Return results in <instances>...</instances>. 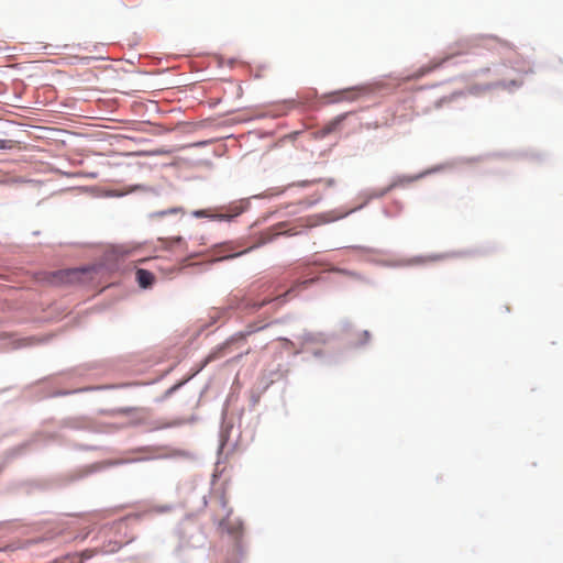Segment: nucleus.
Here are the masks:
<instances>
[{"label":"nucleus","mask_w":563,"mask_h":563,"mask_svg":"<svg viewBox=\"0 0 563 563\" xmlns=\"http://www.w3.org/2000/svg\"><path fill=\"white\" fill-rule=\"evenodd\" d=\"M505 68V65H497L495 66L494 68H490V67H484V68H479L478 70L475 71V76H483V75H486L490 71H494L495 75L499 76L503 74V69Z\"/></svg>","instance_id":"obj_24"},{"label":"nucleus","mask_w":563,"mask_h":563,"mask_svg":"<svg viewBox=\"0 0 563 563\" xmlns=\"http://www.w3.org/2000/svg\"><path fill=\"white\" fill-rule=\"evenodd\" d=\"M184 210L181 207H172V208H167V209H164V210H158V211H154V212H151L148 214V218L150 219H163L165 217H169V216H177L179 213H183Z\"/></svg>","instance_id":"obj_19"},{"label":"nucleus","mask_w":563,"mask_h":563,"mask_svg":"<svg viewBox=\"0 0 563 563\" xmlns=\"http://www.w3.org/2000/svg\"><path fill=\"white\" fill-rule=\"evenodd\" d=\"M220 527L228 532L229 536L235 539V549L240 551L241 538L243 536V522L238 521L235 525L231 523L228 518H224L220 522Z\"/></svg>","instance_id":"obj_11"},{"label":"nucleus","mask_w":563,"mask_h":563,"mask_svg":"<svg viewBox=\"0 0 563 563\" xmlns=\"http://www.w3.org/2000/svg\"><path fill=\"white\" fill-rule=\"evenodd\" d=\"M401 211H402V205L398 200L393 201L390 208L383 209V213L387 218H396L401 213Z\"/></svg>","instance_id":"obj_21"},{"label":"nucleus","mask_w":563,"mask_h":563,"mask_svg":"<svg viewBox=\"0 0 563 563\" xmlns=\"http://www.w3.org/2000/svg\"><path fill=\"white\" fill-rule=\"evenodd\" d=\"M45 340H41V342H44ZM40 342L38 339H36L35 336H27V338H24V339H21L19 341V343L15 345V347H24V346H30V345H34L35 343Z\"/></svg>","instance_id":"obj_25"},{"label":"nucleus","mask_w":563,"mask_h":563,"mask_svg":"<svg viewBox=\"0 0 563 563\" xmlns=\"http://www.w3.org/2000/svg\"><path fill=\"white\" fill-rule=\"evenodd\" d=\"M249 347L246 350H241L239 351L235 355H233L230 361H238L239 358H241L244 354H246L249 352Z\"/></svg>","instance_id":"obj_34"},{"label":"nucleus","mask_w":563,"mask_h":563,"mask_svg":"<svg viewBox=\"0 0 563 563\" xmlns=\"http://www.w3.org/2000/svg\"><path fill=\"white\" fill-rule=\"evenodd\" d=\"M312 355L314 357H317V358H320V357H322L324 355V352L321 349H316V350L312 351Z\"/></svg>","instance_id":"obj_38"},{"label":"nucleus","mask_w":563,"mask_h":563,"mask_svg":"<svg viewBox=\"0 0 563 563\" xmlns=\"http://www.w3.org/2000/svg\"><path fill=\"white\" fill-rule=\"evenodd\" d=\"M163 192L162 187H150L142 184L124 185L121 188L112 189L109 194L113 198H122L132 194H143L146 196L159 197Z\"/></svg>","instance_id":"obj_9"},{"label":"nucleus","mask_w":563,"mask_h":563,"mask_svg":"<svg viewBox=\"0 0 563 563\" xmlns=\"http://www.w3.org/2000/svg\"><path fill=\"white\" fill-rule=\"evenodd\" d=\"M135 280L141 289H151L156 282V277L151 271L139 268L135 272Z\"/></svg>","instance_id":"obj_13"},{"label":"nucleus","mask_w":563,"mask_h":563,"mask_svg":"<svg viewBox=\"0 0 563 563\" xmlns=\"http://www.w3.org/2000/svg\"><path fill=\"white\" fill-rule=\"evenodd\" d=\"M135 410V408L133 407H123V408H120V409H117V411L121 415H124V416H128L130 415L131 412H133Z\"/></svg>","instance_id":"obj_33"},{"label":"nucleus","mask_w":563,"mask_h":563,"mask_svg":"<svg viewBox=\"0 0 563 563\" xmlns=\"http://www.w3.org/2000/svg\"><path fill=\"white\" fill-rule=\"evenodd\" d=\"M77 448L79 450H84V451L97 450V446L86 445V444H79V445H77Z\"/></svg>","instance_id":"obj_36"},{"label":"nucleus","mask_w":563,"mask_h":563,"mask_svg":"<svg viewBox=\"0 0 563 563\" xmlns=\"http://www.w3.org/2000/svg\"><path fill=\"white\" fill-rule=\"evenodd\" d=\"M296 231L289 228L286 222H279L278 224L271 227L264 231L260 236L249 234L233 240H225L219 243H214L208 251L207 256L211 262H223L230 261L242 255L250 253L251 251L275 240L280 235H295Z\"/></svg>","instance_id":"obj_2"},{"label":"nucleus","mask_w":563,"mask_h":563,"mask_svg":"<svg viewBox=\"0 0 563 563\" xmlns=\"http://www.w3.org/2000/svg\"><path fill=\"white\" fill-rule=\"evenodd\" d=\"M60 427L74 429V430H85V429H87V422L84 420H80V419L68 418V419H64L60 422Z\"/></svg>","instance_id":"obj_20"},{"label":"nucleus","mask_w":563,"mask_h":563,"mask_svg":"<svg viewBox=\"0 0 563 563\" xmlns=\"http://www.w3.org/2000/svg\"><path fill=\"white\" fill-rule=\"evenodd\" d=\"M40 441H43L44 444H48L52 442L60 443V435L59 433L56 432L49 433L44 431H37L29 440L7 450L3 453L2 461L0 462V474L8 464H10L12 461L16 459L26 455L31 446L37 444Z\"/></svg>","instance_id":"obj_7"},{"label":"nucleus","mask_w":563,"mask_h":563,"mask_svg":"<svg viewBox=\"0 0 563 563\" xmlns=\"http://www.w3.org/2000/svg\"><path fill=\"white\" fill-rule=\"evenodd\" d=\"M511 68L519 73H525V74L532 73L531 67L523 68V67L519 66L518 62H515L514 64H511Z\"/></svg>","instance_id":"obj_29"},{"label":"nucleus","mask_w":563,"mask_h":563,"mask_svg":"<svg viewBox=\"0 0 563 563\" xmlns=\"http://www.w3.org/2000/svg\"><path fill=\"white\" fill-rule=\"evenodd\" d=\"M495 42H499V38H497L496 36H484V35L461 40L456 43L455 51H453L452 53H449L445 57H443L441 59H438V60L434 59L432 62L433 63L432 69L443 67L450 60H453L456 57L462 56V55H470V54L479 55L477 49L485 48V49L489 51L493 48V43H495Z\"/></svg>","instance_id":"obj_5"},{"label":"nucleus","mask_w":563,"mask_h":563,"mask_svg":"<svg viewBox=\"0 0 563 563\" xmlns=\"http://www.w3.org/2000/svg\"><path fill=\"white\" fill-rule=\"evenodd\" d=\"M346 249H351V250H355V251H363V252H368V253H377V254L384 253L380 250L371 249V247H366V246H362V245H352V246H347Z\"/></svg>","instance_id":"obj_26"},{"label":"nucleus","mask_w":563,"mask_h":563,"mask_svg":"<svg viewBox=\"0 0 563 563\" xmlns=\"http://www.w3.org/2000/svg\"><path fill=\"white\" fill-rule=\"evenodd\" d=\"M260 397H261L260 394H255V393L252 394V396H251L252 406H255L260 401Z\"/></svg>","instance_id":"obj_37"},{"label":"nucleus","mask_w":563,"mask_h":563,"mask_svg":"<svg viewBox=\"0 0 563 563\" xmlns=\"http://www.w3.org/2000/svg\"><path fill=\"white\" fill-rule=\"evenodd\" d=\"M343 331H347L351 328V323L349 321H342Z\"/></svg>","instance_id":"obj_41"},{"label":"nucleus","mask_w":563,"mask_h":563,"mask_svg":"<svg viewBox=\"0 0 563 563\" xmlns=\"http://www.w3.org/2000/svg\"><path fill=\"white\" fill-rule=\"evenodd\" d=\"M88 532H68L67 536L63 530L58 531H48L42 537L32 538L27 540H18L13 541L9 544H7L3 548H0V552H14L16 550H27L33 545L40 544V543H59V542H66L71 540L79 539L80 541H84L88 537Z\"/></svg>","instance_id":"obj_4"},{"label":"nucleus","mask_w":563,"mask_h":563,"mask_svg":"<svg viewBox=\"0 0 563 563\" xmlns=\"http://www.w3.org/2000/svg\"><path fill=\"white\" fill-rule=\"evenodd\" d=\"M477 159H478L477 157L459 158V161L462 163H473V162H476Z\"/></svg>","instance_id":"obj_39"},{"label":"nucleus","mask_w":563,"mask_h":563,"mask_svg":"<svg viewBox=\"0 0 563 563\" xmlns=\"http://www.w3.org/2000/svg\"><path fill=\"white\" fill-rule=\"evenodd\" d=\"M199 499H200V508L201 509L206 508L207 505H208L207 496L206 495H200Z\"/></svg>","instance_id":"obj_35"},{"label":"nucleus","mask_w":563,"mask_h":563,"mask_svg":"<svg viewBox=\"0 0 563 563\" xmlns=\"http://www.w3.org/2000/svg\"><path fill=\"white\" fill-rule=\"evenodd\" d=\"M225 419H227V409L224 408L221 413V429H220L221 441H223L224 439L225 440L229 439L230 430L232 429L231 424L227 426Z\"/></svg>","instance_id":"obj_23"},{"label":"nucleus","mask_w":563,"mask_h":563,"mask_svg":"<svg viewBox=\"0 0 563 563\" xmlns=\"http://www.w3.org/2000/svg\"><path fill=\"white\" fill-rule=\"evenodd\" d=\"M181 424V421H172V422H167V423H163V424H155L151 428V431H155V430H161V429H166V428H172V427H176V426H180Z\"/></svg>","instance_id":"obj_27"},{"label":"nucleus","mask_w":563,"mask_h":563,"mask_svg":"<svg viewBox=\"0 0 563 563\" xmlns=\"http://www.w3.org/2000/svg\"><path fill=\"white\" fill-rule=\"evenodd\" d=\"M423 175L424 174H418V175H415V176H397L387 187H385L383 189H379V190H368V189L362 190L358 196L364 199L363 202L361 205H358L357 207H355L354 209H352L350 211V213H352L354 211L362 210L363 208H365L369 203L371 200L383 198L387 194H389L393 189H395L397 187H401V186H404L406 184L412 183V181H415L417 179H420ZM347 214H349V212H347ZM344 216H346V213Z\"/></svg>","instance_id":"obj_8"},{"label":"nucleus","mask_w":563,"mask_h":563,"mask_svg":"<svg viewBox=\"0 0 563 563\" xmlns=\"http://www.w3.org/2000/svg\"><path fill=\"white\" fill-rule=\"evenodd\" d=\"M320 199H321V197L318 196L313 199L306 198L296 203H294V202L287 203V205L283 206L280 209L276 210L275 214H278L280 217H283L285 214H296V213L300 212L302 209L313 207L314 205H317L320 201Z\"/></svg>","instance_id":"obj_10"},{"label":"nucleus","mask_w":563,"mask_h":563,"mask_svg":"<svg viewBox=\"0 0 563 563\" xmlns=\"http://www.w3.org/2000/svg\"><path fill=\"white\" fill-rule=\"evenodd\" d=\"M329 271L332 272V273H338V274H341V275L354 278V279H358V280H363L364 279L363 276L360 273H357L355 271L347 269V268L331 266L329 268Z\"/></svg>","instance_id":"obj_22"},{"label":"nucleus","mask_w":563,"mask_h":563,"mask_svg":"<svg viewBox=\"0 0 563 563\" xmlns=\"http://www.w3.org/2000/svg\"><path fill=\"white\" fill-rule=\"evenodd\" d=\"M78 391H81V389H75V390L58 389L52 394V397L67 396V395L75 394Z\"/></svg>","instance_id":"obj_28"},{"label":"nucleus","mask_w":563,"mask_h":563,"mask_svg":"<svg viewBox=\"0 0 563 563\" xmlns=\"http://www.w3.org/2000/svg\"><path fill=\"white\" fill-rule=\"evenodd\" d=\"M522 85V81L520 80H517V79H511V80H497L495 82H492V84H487L484 86V89L488 90V89H492V88H504V89H508L510 91H512L514 89H517L519 87H521Z\"/></svg>","instance_id":"obj_18"},{"label":"nucleus","mask_w":563,"mask_h":563,"mask_svg":"<svg viewBox=\"0 0 563 563\" xmlns=\"http://www.w3.org/2000/svg\"><path fill=\"white\" fill-rule=\"evenodd\" d=\"M319 274L314 267H307L300 277L290 285L273 282L268 278H261L253 282L243 296L233 295L228 298L223 308H211L206 318H200L195 325L197 336H208L214 330L210 329L220 320L224 321L232 316L257 314V319L246 324L245 331H239L217 345L206 357L205 365L218 358L224 357L240 350L245 338L254 332L265 329L268 316L286 303L290 298L299 295L319 280Z\"/></svg>","instance_id":"obj_1"},{"label":"nucleus","mask_w":563,"mask_h":563,"mask_svg":"<svg viewBox=\"0 0 563 563\" xmlns=\"http://www.w3.org/2000/svg\"><path fill=\"white\" fill-rule=\"evenodd\" d=\"M441 168H442V166H438L437 168H434V169H432V170L427 172V174L433 173V172H435V170H440Z\"/></svg>","instance_id":"obj_46"},{"label":"nucleus","mask_w":563,"mask_h":563,"mask_svg":"<svg viewBox=\"0 0 563 563\" xmlns=\"http://www.w3.org/2000/svg\"><path fill=\"white\" fill-rule=\"evenodd\" d=\"M322 217H324V222H331V221H334V220H338L340 219L341 217H338V218H329L328 214H322Z\"/></svg>","instance_id":"obj_43"},{"label":"nucleus","mask_w":563,"mask_h":563,"mask_svg":"<svg viewBox=\"0 0 563 563\" xmlns=\"http://www.w3.org/2000/svg\"><path fill=\"white\" fill-rule=\"evenodd\" d=\"M347 115H349V112L341 113V114L336 115L335 118H333L332 120H330L329 122H327L319 130L320 136L324 137V136L335 132L336 130H339L340 126L343 124V122L346 120Z\"/></svg>","instance_id":"obj_14"},{"label":"nucleus","mask_w":563,"mask_h":563,"mask_svg":"<svg viewBox=\"0 0 563 563\" xmlns=\"http://www.w3.org/2000/svg\"><path fill=\"white\" fill-rule=\"evenodd\" d=\"M446 100H448L446 98L440 99L437 106L440 107L441 103L446 102Z\"/></svg>","instance_id":"obj_45"},{"label":"nucleus","mask_w":563,"mask_h":563,"mask_svg":"<svg viewBox=\"0 0 563 563\" xmlns=\"http://www.w3.org/2000/svg\"><path fill=\"white\" fill-rule=\"evenodd\" d=\"M159 243L162 246L168 251L173 250H181L185 251L187 246V242L184 236L176 235L169 238H159Z\"/></svg>","instance_id":"obj_15"},{"label":"nucleus","mask_w":563,"mask_h":563,"mask_svg":"<svg viewBox=\"0 0 563 563\" xmlns=\"http://www.w3.org/2000/svg\"><path fill=\"white\" fill-rule=\"evenodd\" d=\"M11 147H12L11 141L0 139V150L1 151L10 150Z\"/></svg>","instance_id":"obj_32"},{"label":"nucleus","mask_w":563,"mask_h":563,"mask_svg":"<svg viewBox=\"0 0 563 563\" xmlns=\"http://www.w3.org/2000/svg\"><path fill=\"white\" fill-rule=\"evenodd\" d=\"M333 335H330L324 332H310V331H303L302 334L299 336L302 344H327Z\"/></svg>","instance_id":"obj_12"},{"label":"nucleus","mask_w":563,"mask_h":563,"mask_svg":"<svg viewBox=\"0 0 563 563\" xmlns=\"http://www.w3.org/2000/svg\"><path fill=\"white\" fill-rule=\"evenodd\" d=\"M320 181H322L321 178L312 179V180H302V181H299L297 185L301 186V187H309V186H311L313 184H317V183H320Z\"/></svg>","instance_id":"obj_31"},{"label":"nucleus","mask_w":563,"mask_h":563,"mask_svg":"<svg viewBox=\"0 0 563 563\" xmlns=\"http://www.w3.org/2000/svg\"><path fill=\"white\" fill-rule=\"evenodd\" d=\"M421 261H422V258H421V257H416V258H415V262H416V263H420Z\"/></svg>","instance_id":"obj_49"},{"label":"nucleus","mask_w":563,"mask_h":563,"mask_svg":"<svg viewBox=\"0 0 563 563\" xmlns=\"http://www.w3.org/2000/svg\"><path fill=\"white\" fill-rule=\"evenodd\" d=\"M134 457L113 462L112 465H121L125 463H136L157 459H174L187 456L189 453L184 450L173 449L168 445H144L132 451Z\"/></svg>","instance_id":"obj_6"},{"label":"nucleus","mask_w":563,"mask_h":563,"mask_svg":"<svg viewBox=\"0 0 563 563\" xmlns=\"http://www.w3.org/2000/svg\"><path fill=\"white\" fill-rule=\"evenodd\" d=\"M325 183H327V186H328V187H332V186H334L335 180H334L333 178H328V179L325 180Z\"/></svg>","instance_id":"obj_44"},{"label":"nucleus","mask_w":563,"mask_h":563,"mask_svg":"<svg viewBox=\"0 0 563 563\" xmlns=\"http://www.w3.org/2000/svg\"><path fill=\"white\" fill-rule=\"evenodd\" d=\"M284 191L285 189L269 188L262 194L249 198L235 199L223 205L194 210L191 216L197 219H208L214 222L233 223L250 210L252 199L272 198L280 196Z\"/></svg>","instance_id":"obj_3"},{"label":"nucleus","mask_w":563,"mask_h":563,"mask_svg":"<svg viewBox=\"0 0 563 563\" xmlns=\"http://www.w3.org/2000/svg\"><path fill=\"white\" fill-rule=\"evenodd\" d=\"M362 338H363V339H362V340L356 344V346H362V345H364L365 343H367V342L369 341V339H371V333H369V331L364 330V331L362 332Z\"/></svg>","instance_id":"obj_30"},{"label":"nucleus","mask_w":563,"mask_h":563,"mask_svg":"<svg viewBox=\"0 0 563 563\" xmlns=\"http://www.w3.org/2000/svg\"><path fill=\"white\" fill-rule=\"evenodd\" d=\"M102 468H103V466L101 463H93L90 465H86V466L77 470L76 472H74L71 474L70 481L71 482L79 481L81 478L87 477L88 475H91L93 473L101 471Z\"/></svg>","instance_id":"obj_16"},{"label":"nucleus","mask_w":563,"mask_h":563,"mask_svg":"<svg viewBox=\"0 0 563 563\" xmlns=\"http://www.w3.org/2000/svg\"><path fill=\"white\" fill-rule=\"evenodd\" d=\"M88 177L96 178L97 177V173H90V174H88Z\"/></svg>","instance_id":"obj_47"},{"label":"nucleus","mask_w":563,"mask_h":563,"mask_svg":"<svg viewBox=\"0 0 563 563\" xmlns=\"http://www.w3.org/2000/svg\"><path fill=\"white\" fill-rule=\"evenodd\" d=\"M378 264L380 265H384V266H396V264L391 263V262H387V261H379L377 262Z\"/></svg>","instance_id":"obj_42"},{"label":"nucleus","mask_w":563,"mask_h":563,"mask_svg":"<svg viewBox=\"0 0 563 563\" xmlns=\"http://www.w3.org/2000/svg\"><path fill=\"white\" fill-rule=\"evenodd\" d=\"M192 376H188L184 379H180L176 382L174 385H172L169 388H167L164 394L155 399L156 402H163L170 398L173 395H175L183 386H185Z\"/></svg>","instance_id":"obj_17"},{"label":"nucleus","mask_w":563,"mask_h":563,"mask_svg":"<svg viewBox=\"0 0 563 563\" xmlns=\"http://www.w3.org/2000/svg\"><path fill=\"white\" fill-rule=\"evenodd\" d=\"M478 251L477 250H470V251H465V252H462V253H459L460 255H473V254H477Z\"/></svg>","instance_id":"obj_40"},{"label":"nucleus","mask_w":563,"mask_h":563,"mask_svg":"<svg viewBox=\"0 0 563 563\" xmlns=\"http://www.w3.org/2000/svg\"><path fill=\"white\" fill-rule=\"evenodd\" d=\"M170 371H172V368H169L168 371H166V372L161 376V378H162V377H164V376H166L167 374H169V372H170Z\"/></svg>","instance_id":"obj_48"}]
</instances>
